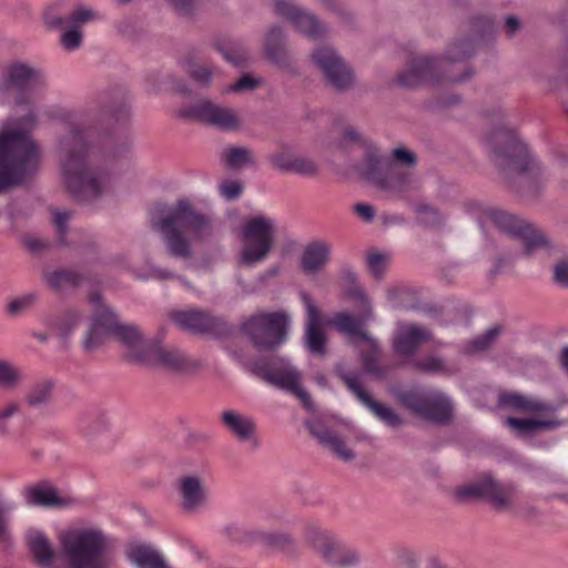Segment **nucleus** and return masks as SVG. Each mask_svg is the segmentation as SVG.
<instances>
[{
    "label": "nucleus",
    "mask_w": 568,
    "mask_h": 568,
    "mask_svg": "<svg viewBox=\"0 0 568 568\" xmlns=\"http://www.w3.org/2000/svg\"><path fill=\"white\" fill-rule=\"evenodd\" d=\"M90 303L97 308L83 338L87 352L97 349L108 337H114L124 348L126 357L135 363L180 375L192 373L199 367L197 361L179 348L160 346L145 338L136 326L119 323L116 315L102 304L99 294H92Z\"/></svg>",
    "instance_id": "obj_1"
},
{
    "label": "nucleus",
    "mask_w": 568,
    "mask_h": 568,
    "mask_svg": "<svg viewBox=\"0 0 568 568\" xmlns=\"http://www.w3.org/2000/svg\"><path fill=\"white\" fill-rule=\"evenodd\" d=\"M60 554L57 555L45 535L29 530L27 541L34 560L41 568H112L114 540L100 526L75 523L58 535Z\"/></svg>",
    "instance_id": "obj_2"
},
{
    "label": "nucleus",
    "mask_w": 568,
    "mask_h": 568,
    "mask_svg": "<svg viewBox=\"0 0 568 568\" xmlns=\"http://www.w3.org/2000/svg\"><path fill=\"white\" fill-rule=\"evenodd\" d=\"M346 295L355 302V307L358 314L351 315L346 312H338L328 320V324H331L337 332L346 335L348 338H356L365 343L368 348V353L366 355H362V372H346L344 367L339 365L337 366V373L348 389L381 422L389 427H398L402 425V418L390 407L374 402L362 384L363 376L365 374L374 375L377 379L383 378L386 374V369L378 363V344L365 331L366 323L373 317L372 304L358 285L349 287Z\"/></svg>",
    "instance_id": "obj_3"
},
{
    "label": "nucleus",
    "mask_w": 568,
    "mask_h": 568,
    "mask_svg": "<svg viewBox=\"0 0 568 568\" xmlns=\"http://www.w3.org/2000/svg\"><path fill=\"white\" fill-rule=\"evenodd\" d=\"M61 172L64 186L82 202L93 203L114 189V176L106 168H88L93 154L88 134L71 131L59 144Z\"/></svg>",
    "instance_id": "obj_4"
},
{
    "label": "nucleus",
    "mask_w": 568,
    "mask_h": 568,
    "mask_svg": "<svg viewBox=\"0 0 568 568\" xmlns=\"http://www.w3.org/2000/svg\"><path fill=\"white\" fill-rule=\"evenodd\" d=\"M37 115L30 111L19 119H8L0 133V192L24 183L38 170L40 150L30 138Z\"/></svg>",
    "instance_id": "obj_5"
},
{
    "label": "nucleus",
    "mask_w": 568,
    "mask_h": 568,
    "mask_svg": "<svg viewBox=\"0 0 568 568\" xmlns=\"http://www.w3.org/2000/svg\"><path fill=\"white\" fill-rule=\"evenodd\" d=\"M152 225L163 235L169 252L176 257H187L191 247L187 239L202 242L213 234V225L207 215L194 211L186 200H179L170 209L156 207L152 215Z\"/></svg>",
    "instance_id": "obj_6"
},
{
    "label": "nucleus",
    "mask_w": 568,
    "mask_h": 568,
    "mask_svg": "<svg viewBox=\"0 0 568 568\" xmlns=\"http://www.w3.org/2000/svg\"><path fill=\"white\" fill-rule=\"evenodd\" d=\"M496 163L515 173L520 183L536 189L546 181V171L511 129H499L486 141Z\"/></svg>",
    "instance_id": "obj_7"
},
{
    "label": "nucleus",
    "mask_w": 568,
    "mask_h": 568,
    "mask_svg": "<svg viewBox=\"0 0 568 568\" xmlns=\"http://www.w3.org/2000/svg\"><path fill=\"white\" fill-rule=\"evenodd\" d=\"M473 47L470 41L460 40L454 43L444 57L429 58L419 57L413 59L406 69L398 74L396 81L399 85L405 88H413L423 82H434L442 78H446L453 82L464 81L469 77L467 73L463 77H455L450 74L452 69H455L457 63L470 55Z\"/></svg>",
    "instance_id": "obj_8"
},
{
    "label": "nucleus",
    "mask_w": 568,
    "mask_h": 568,
    "mask_svg": "<svg viewBox=\"0 0 568 568\" xmlns=\"http://www.w3.org/2000/svg\"><path fill=\"white\" fill-rule=\"evenodd\" d=\"M42 70L24 62L7 64L0 72V105H24L37 99L47 88Z\"/></svg>",
    "instance_id": "obj_9"
},
{
    "label": "nucleus",
    "mask_w": 568,
    "mask_h": 568,
    "mask_svg": "<svg viewBox=\"0 0 568 568\" xmlns=\"http://www.w3.org/2000/svg\"><path fill=\"white\" fill-rule=\"evenodd\" d=\"M471 214L481 229L494 225L500 232L517 239L528 255L541 248H548L550 243L545 234L531 224L495 206L476 204Z\"/></svg>",
    "instance_id": "obj_10"
},
{
    "label": "nucleus",
    "mask_w": 568,
    "mask_h": 568,
    "mask_svg": "<svg viewBox=\"0 0 568 568\" xmlns=\"http://www.w3.org/2000/svg\"><path fill=\"white\" fill-rule=\"evenodd\" d=\"M358 172L376 189L390 195L402 196L416 187V178L409 169H404L398 163L379 156L373 149L366 151Z\"/></svg>",
    "instance_id": "obj_11"
},
{
    "label": "nucleus",
    "mask_w": 568,
    "mask_h": 568,
    "mask_svg": "<svg viewBox=\"0 0 568 568\" xmlns=\"http://www.w3.org/2000/svg\"><path fill=\"white\" fill-rule=\"evenodd\" d=\"M277 232L275 219L265 214H255L245 219L237 232L242 244L239 262L254 266L263 262L272 251Z\"/></svg>",
    "instance_id": "obj_12"
},
{
    "label": "nucleus",
    "mask_w": 568,
    "mask_h": 568,
    "mask_svg": "<svg viewBox=\"0 0 568 568\" xmlns=\"http://www.w3.org/2000/svg\"><path fill=\"white\" fill-rule=\"evenodd\" d=\"M246 368L267 384L295 395L306 409L313 410L311 396L302 387V374L287 358L276 356L268 361H252Z\"/></svg>",
    "instance_id": "obj_13"
},
{
    "label": "nucleus",
    "mask_w": 568,
    "mask_h": 568,
    "mask_svg": "<svg viewBox=\"0 0 568 568\" xmlns=\"http://www.w3.org/2000/svg\"><path fill=\"white\" fill-rule=\"evenodd\" d=\"M288 325L284 312L258 313L242 324V331L258 349H272L283 343Z\"/></svg>",
    "instance_id": "obj_14"
},
{
    "label": "nucleus",
    "mask_w": 568,
    "mask_h": 568,
    "mask_svg": "<svg viewBox=\"0 0 568 568\" xmlns=\"http://www.w3.org/2000/svg\"><path fill=\"white\" fill-rule=\"evenodd\" d=\"M305 536L321 557L335 568H352L361 562L359 551L328 530L310 527Z\"/></svg>",
    "instance_id": "obj_15"
},
{
    "label": "nucleus",
    "mask_w": 568,
    "mask_h": 568,
    "mask_svg": "<svg viewBox=\"0 0 568 568\" xmlns=\"http://www.w3.org/2000/svg\"><path fill=\"white\" fill-rule=\"evenodd\" d=\"M400 403L434 423H446L453 417V405L448 396L438 392L406 390L399 395Z\"/></svg>",
    "instance_id": "obj_16"
},
{
    "label": "nucleus",
    "mask_w": 568,
    "mask_h": 568,
    "mask_svg": "<svg viewBox=\"0 0 568 568\" xmlns=\"http://www.w3.org/2000/svg\"><path fill=\"white\" fill-rule=\"evenodd\" d=\"M182 115L225 131H233L240 128L239 116L233 109L213 103L210 100L197 101L182 111Z\"/></svg>",
    "instance_id": "obj_17"
},
{
    "label": "nucleus",
    "mask_w": 568,
    "mask_h": 568,
    "mask_svg": "<svg viewBox=\"0 0 568 568\" xmlns=\"http://www.w3.org/2000/svg\"><path fill=\"white\" fill-rule=\"evenodd\" d=\"M313 61L324 72L327 81L336 90H345L353 84L349 67L331 48H318L313 52Z\"/></svg>",
    "instance_id": "obj_18"
},
{
    "label": "nucleus",
    "mask_w": 568,
    "mask_h": 568,
    "mask_svg": "<svg viewBox=\"0 0 568 568\" xmlns=\"http://www.w3.org/2000/svg\"><path fill=\"white\" fill-rule=\"evenodd\" d=\"M176 494L181 509L187 514L201 513L207 506V490L199 475L181 476L176 483Z\"/></svg>",
    "instance_id": "obj_19"
},
{
    "label": "nucleus",
    "mask_w": 568,
    "mask_h": 568,
    "mask_svg": "<svg viewBox=\"0 0 568 568\" xmlns=\"http://www.w3.org/2000/svg\"><path fill=\"white\" fill-rule=\"evenodd\" d=\"M433 341L432 332L422 325L397 323L393 337V348L402 356H413L422 344Z\"/></svg>",
    "instance_id": "obj_20"
},
{
    "label": "nucleus",
    "mask_w": 568,
    "mask_h": 568,
    "mask_svg": "<svg viewBox=\"0 0 568 568\" xmlns=\"http://www.w3.org/2000/svg\"><path fill=\"white\" fill-rule=\"evenodd\" d=\"M275 12L287 19L294 28L308 38L316 39L324 28L316 18L298 8L292 0H278L274 4Z\"/></svg>",
    "instance_id": "obj_21"
},
{
    "label": "nucleus",
    "mask_w": 568,
    "mask_h": 568,
    "mask_svg": "<svg viewBox=\"0 0 568 568\" xmlns=\"http://www.w3.org/2000/svg\"><path fill=\"white\" fill-rule=\"evenodd\" d=\"M27 505L43 508H62L71 505L73 498L47 481L30 485L23 489Z\"/></svg>",
    "instance_id": "obj_22"
},
{
    "label": "nucleus",
    "mask_w": 568,
    "mask_h": 568,
    "mask_svg": "<svg viewBox=\"0 0 568 568\" xmlns=\"http://www.w3.org/2000/svg\"><path fill=\"white\" fill-rule=\"evenodd\" d=\"M460 495L481 497L489 500L496 508H505L514 496V488L510 485L497 484L491 477L485 476L478 481L463 487Z\"/></svg>",
    "instance_id": "obj_23"
},
{
    "label": "nucleus",
    "mask_w": 568,
    "mask_h": 568,
    "mask_svg": "<svg viewBox=\"0 0 568 568\" xmlns=\"http://www.w3.org/2000/svg\"><path fill=\"white\" fill-rule=\"evenodd\" d=\"M300 296L306 308L305 345L313 354L324 355L326 336L322 328V318L314 301L306 292H301Z\"/></svg>",
    "instance_id": "obj_24"
},
{
    "label": "nucleus",
    "mask_w": 568,
    "mask_h": 568,
    "mask_svg": "<svg viewBox=\"0 0 568 568\" xmlns=\"http://www.w3.org/2000/svg\"><path fill=\"white\" fill-rule=\"evenodd\" d=\"M170 317L179 328L192 333H212L217 327L216 318L199 310L174 311Z\"/></svg>",
    "instance_id": "obj_25"
},
{
    "label": "nucleus",
    "mask_w": 568,
    "mask_h": 568,
    "mask_svg": "<svg viewBox=\"0 0 568 568\" xmlns=\"http://www.w3.org/2000/svg\"><path fill=\"white\" fill-rule=\"evenodd\" d=\"M332 246L329 243L317 240L308 243L302 251L300 267L307 275L321 273L331 260Z\"/></svg>",
    "instance_id": "obj_26"
},
{
    "label": "nucleus",
    "mask_w": 568,
    "mask_h": 568,
    "mask_svg": "<svg viewBox=\"0 0 568 568\" xmlns=\"http://www.w3.org/2000/svg\"><path fill=\"white\" fill-rule=\"evenodd\" d=\"M129 561L136 568H172L164 556L153 546L132 542L126 549Z\"/></svg>",
    "instance_id": "obj_27"
},
{
    "label": "nucleus",
    "mask_w": 568,
    "mask_h": 568,
    "mask_svg": "<svg viewBox=\"0 0 568 568\" xmlns=\"http://www.w3.org/2000/svg\"><path fill=\"white\" fill-rule=\"evenodd\" d=\"M498 402L503 406L526 413L554 414L556 412L554 405L519 393H503L499 395Z\"/></svg>",
    "instance_id": "obj_28"
},
{
    "label": "nucleus",
    "mask_w": 568,
    "mask_h": 568,
    "mask_svg": "<svg viewBox=\"0 0 568 568\" xmlns=\"http://www.w3.org/2000/svg\"><path fill=\"white\" fill-rule=\"evenodd\" d=\"M306 426L312 435L315 436L322 445L331 448L338 458L345 462L353 459L354 453L346 447L344 440L336 433L326 429L321 422L316 419L306 422Z\"/></svg>",
    "instance_id": "obj_29"
},
{
    "label": "nucleus",
    "mask_w": 568,
    "mask_h": 568,
    "mask_svg": "<svg viewBox=\"0 0 568 568\" xmlns=\"http://www.w3.org/2000/svg\"><path fill=\"white\" fill-rule=\"evenodd\" d=\"M506 425L520 436L531 435L539 429H552L562 425L561 420L554 417L515 418L506 419Z\"/></svg>",
    "instance_id": "obj_30"
},
{
    "label": "nucleus",
    "mask_w": 568,
    "mask_h": 568,
    "mask_svg": "<svg viewBox=\"0 0 568 568\" xmlns=\"http://www.w3.org/2000/svg\"><path fill=\"white\" fill-rule=\"evenodd\" d=\"M222 419L230 432L241 440L250 439L255 429V424L251 417L235 410L224 412Z\"/></svg>",
    "instance_id": "obj_31"
},
{
    "label": "nucleus",
    "mask_w": 568,
    "mask_h": 568,
    "mask_svg": "<svg viewBox=\"0 0 568 568\" xmlns=\"http://www.w3.org/2000/svg\"><path fill=\"white\" fill-rule=\"evenodd\" d=\"M67 8H72L71 13L65 18V24L80 29L100 19V14L93 7L85 3L68 2Z\"/></svg>",
    "instance_id": "obj_32"
},
{
    "label": "nucleus",
    "mask_w": 568,
    "mask_h": 568,
    "mask_svg": "<svg viewBox=\"0 0 568 568\" xmlns=\"http://www.w3.org/2000/svg\"><path fill=\"white\" fill-rule=\"evenodd\" d=\"M225 165L233 170H241L254 163V155L251 149L245 146H229L221 154Z\"/></svg>",
    "instance_id": "obj_33"
},
{
    "label": "nucleus",
    "mask_w": 568,
    "mask_h": 568,
    "mask_svg": "<svg viewBox=\"0 0 568 568\" xmlns=\"http://www.w3.org/2000/svg\"><path fill=\"white\" fill-rule=\"evenodd\" d=\"M283 38L284 34L280 28L270 29L265 38L266 55L276 63H280L284 57Z\"/></svg>",
    "instance_id": "obj_34"
},
{
    "label": "nucleus",
    "mask_w": 568,
    "mask_h": 568,
    "mask_svg": "<svg viewBox=\"0 0 568 568\" xmlns=\"http://www.w3.org/2000/svg\"><path fill=\"white\" fill-rule=\"evenodd\" d=\"M48 285L55 290H65L80 283V276L75 272L60 270L48 273L45 276Z\"/></svg>",
    "instance_id": "obj_35"
},
{
    "label": "nucleus",
    "mask_w": 568,
    "mask_h": 568,
    "mask_svg": "<svg viewBox=\"0 0 568 568\" xmlns=\"http://www.w3.org/2000/svg\"><path fill=\"white\" fill-rule=\"evenodd\" d=\"M21 379L22 372L17 366L0 359V389H12L20 384Z\"/></svg>",
    "instance_id": "obj_36"
},
{
    "label": "nucleus",
    "mask_w": 568,
    "mask_h": 568,
    "mask_svg": "<svg viewBox=\"0 0 568 568\" xmlns=\"http://www.w3.org/2000/svg\"><path fill=\"white\" fill-rule=\"evenodd\" d=\"M53 384L51 381H41L32 386L27 395V402L31 406H39L47 403L52 394Z\"/></svg>",
    "instance_id": "obj_37"
},
{
    "label": "nucleus",
    "mask_w": 568,
    "mask_h": 568,
    "mask_svg": "<svg viewBox=\"0 0 568 568\" xmlns=\"http://www.w3.org/2000/svg\"><path fill=\"white\" fill-rule=\"evenodd\" d=\"M68 2H70V0H58L47 8L43 14V21L48 28L58 29L65 23V19L60 16L59 11L62 8H67Z\"/></svg>",
    "instance_id": "obj_38"
},
{
    "label": "nucleus",
    "mask_w": 568,
    "mask_h": 568,
    "mask_svg": "<svg viewBox=\"0 0 568 568\" xmlns=\"http://www.w3.org/2000/svg\"><path fill=\"white\" fill-rule=\"evenodd\" d=\"M499 328L491 327L486 331L483 335L474 338L465 346V352L468 354L481 352L489 347L494 339L498 336Z\"/></svg>",
    "instance_id": "obj_39"
},
{
    "label": "nucleus",
    "mask_w": 568,
    "mask_h": 568,
    "mask_svg": "<svg viewBox=\"0 0 568 568\" xmlns=\"http://www.w3.org/2000/svg\"><path fill=\"white\" fill-rule=\"evenodd\" d=\"M36 301V295L26 293L9 300L6 304V312L11 316H17L29 308Z\"/></svg>",
    "instance_id": "obj_40"
},
{
    "label": "nucleus",
    "mask_w": 568,
    "mask_h": 568,
    "mask_svg": "<svg viewBox=\"0 0 568 568\" xmlns=\"http://www.w3.org/2000/svg\"><path fill=\"white\" fill-rule=\"evenodd\" d=\"M20 412V405L16 402H9L0 406V435L10 434L11 419Z\"/></svg>",
    "instance_id": "obj_41"
},
{
    "label": "nucleus",
    "mask_w": 568,
    "mask_h": 568,
    "mask_svg": "<svg viewBox=\"0 0 568 568\" xmlns=\"http://www.w3.org/2000/svg\"><path fill=\"white\" fill-rule=\"evenodd\" d=\"M69 28L61 33L60 42L68 51H74L82 44V30L68 26Z\"/></svg>",
    "instance_id": "obj_42"
},
{
    "label": "nucleus",
    "mask_w": 568,
    "mask_h": 568,
    "mask_svg": "<svg viewBox=\"0 0 568 568\" xmlns=\"http://www.w3.org/2000/svg\"><path fill=\"white\" fill-rule=\"evenodd\" d=\"M82 316L75 310L68 311L59 321V334L68 337L80 324Z\"/></svg>",
    "instance_id": "obj_43"
},
{
    "label": "nucleus",
    "mask_w": 568,
    "mask_h": 568,
    "mask_svg": "<svg viewBox=\"0 0 568 568\" xmlns=\"http://www.w3.org/2000/svg\"><path fill=\"white\" fill-rule=\"evenodd\" d=\"M388 260H389V256L386 253L371 252L367 255V265H368L371 273L375 277L382 276L386 268Z\"/></svg>",
    "instance_id": "obj_44"
},
{
    "label": "nucleus",
    "mask_w": 568,
    "mask_h": 568,
    "mask_svg": "<svg viewBox=\"0 0 568 568\" xmlns=\"http://www.w3.org/2000/svg\"><path fill=\"white\" fill-rule=\"evenodd\" d=\"M317 164L312 159L297 155L295 159V163L292 166L291 173L303 176H313L317 173Z\"/></svg>",
    "instance_id": "obj_45"
},
{
    "label": "nucleus",
    "mask_w": 568,
    "mask_h": 568,
    "mask_svg": "<svg viewBox=\"0 0 568 568\" xmlns=\"http://www.w3.org/2000/svg\"><path fill=\"white\" fill-rule=\"evenodd\" d=\"M415 366L426 373H442L445 371L444 361L434 355H427L418 361H416Z\"/></svg>",
    "instance_id": "obj_46"
},
{
    "label": "nucleus",
    "mask_w": 568,
    "mask_h": 568,
    "mask_svg": "<svg viewBox=\"0 0 568 568\" xmlns=\"http://www.w3.org/2000/svg\"><path fill=\"white\" fill-rule=\"evenodd\" d=\"M221 195L226 200L237 199L243 191V184L239 180H224L219 185Z\"/></svg>",
    "instance_id": "obj_47"
},
{
    "label": "nucleus",
    "mask_w": 568,
    "mask_h": 568,
    "mask_svg": "<svg viewBox=\"0 0 568 568\" xmlns=\"http://www.w3.org/2000/svg\"><path fill=\"white\" fill-rule=\"evenodd\" d=\"M297 155L287 152H277L270 155L271 163L283 172H292V166L295 163Z\"/></svg>",
    "instance_id": "obj_48"
},
{
    "label": "nucleus",
    "mask_w": 568,
    "mask_h": 568,
    "mask_svg": "<svg viewBox=\"0 0 568 568\" xmlns=\"http://www.w3.org/2000/svg\"><path fill=\"white\" fill-rule=\"evenodd\" d=\"M552 278L558 286L568 288V258H562L555 263Z\"/></svg>",
    "instance_id": "obj_49"
},
{
    "label": "nucleus",
    "mask_w": 568,
    "mask_h": 568,
    "mask_svg": "<svg viewBox=\"0 0 568 568\" xmlns=\"http://www.w3.org/2000/svg\"><path fill=\"white\" fill-rule=\"evenodd\" d=\"M414 211L424 224H436L440 221L439 213L426 204L416 205Z\"/></svg>",
    "instance_id": "obj_50"
},
{
    "label": "nucleus",
    "mask_w": 568,
    "mask_h": 568,
    "mask_svg": "<svg viewBox=\"0 0 568 568\" xmlns=\"http://www.w3.org/2000/svg\"><path fill=\"white\" fill-rule=\"evenodd\" d=\"M262 539L265 544L274 547H284L291 542L287 534L278 531L265 532L262 535Z\"/></svg>",
    "instance_id": "obj_51"
},
{
    "label": "nucleus",
    "mask_w": 568,
    "mask_h": 568,
    "mask_svg": "<svg viewBox=\"0 0 568 568\" xmlns=\"http://www.w3.org/2000/svg\"><path fill=\"white\" fill-rule=\"evenodd\" d=\"M189 73L200 84H207L212 75V71L205 65H194L189 70Z\"/></svg>",
    "instance_id": "obj_52"
},
{
    "label": "nucleus",
    "mask_w": 568,
    "mask_h": 568,
    "mask_svg": "<svg viewBox=\"0 0 568 568\" xmlns=\"http://www.w3.org/2000/svg\"><path fill=\"white\" fill-rule=\"evenodd\" d=\"M257 84V80L251 75H242L234 84L227 88V92H240L244 90H252Z\"/></svg>",
    "instance_id": "obj_53"
},
{
    "label": "nucleus",
    "mask_w": 568,
    "mask_h": 568,
    "mask_svg": "<svg viewBox=\"0 0 568 568\" xmlns=\"http://www.w3.org/2000/svg\"><path fill=\"white\" fill-rule=\"evenodd\" d=\"M392 154H393L394 160H396L397 162H399L402 164H405L407 166H413L415 164L416 158H415L414 153L407 149H404V148L394 149Z\"/></svg>",
    "instance_id": "obj_54"
},
{
    "label": "nucleus",
    "mask_w": 568,
    "mask_h": 568,
    "mask_svg": "<svg viewBox=\"0 0 568 568\" xmlns=\"http://www.w3.org/2000/svg\"><path fill=\"white\" fill-rule=\"evenodd\" d=\"M354 212L365 222H372L375 216L374 207L366 203L355 204Z\"/></svg>",
    "instance_id": "obj_55"
},
{
    "label": "nucleus",
    "mask_w": 568,
    "mask_h": 568,
    "mask_svg": "<svg viewBox=\"0 0 568 568\" xmlns=\"http://www.w3.org/2000/svg\"><path fill=\"white\" fill-rule=\"evenodd\" d=\"M69 217H70V214L67 211L55 210L53 212V217H52L53 224L55 225L57 231L60 234H62L65 231L67 222H68Z\"/></svg>",
    "instance_id": "obj_56"
},
{
    "label": "nucleus",
    "mask_w": 568,
    "mask_h": 568,
    "mask_svg": "<svg viewBox=\"0 0 568 568\" xmlns=\"http://www.w3.org/2000/svg\"><path fill=\"white\" fill-rule=\"evenodd\" d=\"M170 4L179 14H189L194 6V0H169Z\"/></svg>",
    "instance_id": "obj_57"
},
{
    "label": "nucleus",
    "mask_w": 568,
    "mask_h": 568,
    "mask_svg": "<svg viewBox=\"0 0 568 568\" xmlns=\"http://www.w3.org/2000/svg\"><path fill=\"white\" fill-rule=\"evenodd\" d=\"M506 32L511 37L519 28V21L515 16H508L505 19Z\"/></svg>",
    "instance_id": "obj_58"
},
{
    "label": "nucleus",
    "mask_w": 568,
    "mask_h": 568,
    "mask_svg": "<svg viewBox=\"0 0 568 568\" xmlns=\"http://www.w3.org/2000/svg\"><path fill=\"white\" fill-rule=\"evenodd\" d=\"M148 277L156 278V280H164V278H169V277H174V275L163 268L152 267Z\"/></svg>",
    "instance_id": "obj_59"
},
{
    "label": "nucleus",
    "mask_w": 568,
    "mask_h": 568,
    "mask_svg": "<svg viewBox=\"0 0 568 568\" xmlns=\"http://www.w3.org/2000/svg\"><path fill=\"white\" fill-rule=\"evenodd\" d=\"M344 140L347 142H359L361 136H359V133L355 129L347 128L344 131Z\"/></svg>",
    "instance_id": "obj_60"
},
{
    "label": "nucleus",
    "mask_w": 568,
    "mask_h": 568,
    "mask_svg": "<svg viewBox=\"0 0 568 568\" xmlns=\"http://www.w3.org/2000/svg\"><path fill=\"white\" fill-rule=\"evenodd\" d=\"M383 222L386 225L402 224L404 219L398 215H383Z\"/></svg>",
    "instance_id": "obj_61"
},
{
    "label": "nucleus",
    "mask_w": 568,
    "mask_h": 568,
    "mask_svg": "<svg viewBox=\"0 0 568 568\" xmlns=\"http://www.w3.org/2000/svg\"><path fill=\"white\" fill-rule=\"evenodd\" d=\"M559 359L562 368L568 374V346L561 349Z\"/></svg>",
    "instance_id": "obj_62"
},
{
    "label": "nucleus",
    "mask_w": 568,
    "mask_h": 568,
    "mask_svg": "<svg viewBox=\"0 0 568 568\" xmlns=\"http://www.w3.org/2000/svg\"><path fill=\"white\" fill-rule=\"evenodd\" d=\"M23 244L31 251H37L40 247V243L37 240L30 237H26L23 240Z\"/></svg>",
    "instance_id": "obj_63"
},
{
    "label": "nucleus",
    "mask_w": 568,
    "mask_h": 568,
    "mask_svg": "<svg viewBox=\"0 0 568 568\" xmlns=\"http://www.w3.org/2000/svg\"><path fill=\"white\" fill-rule=\"evenodd\" d=\"M224 57L227 61H230L234 65H240L242 63V59L234 57L232 53H224Z\"/></svg>",
    "instance_id": "obj_64"
}]
</instances>
